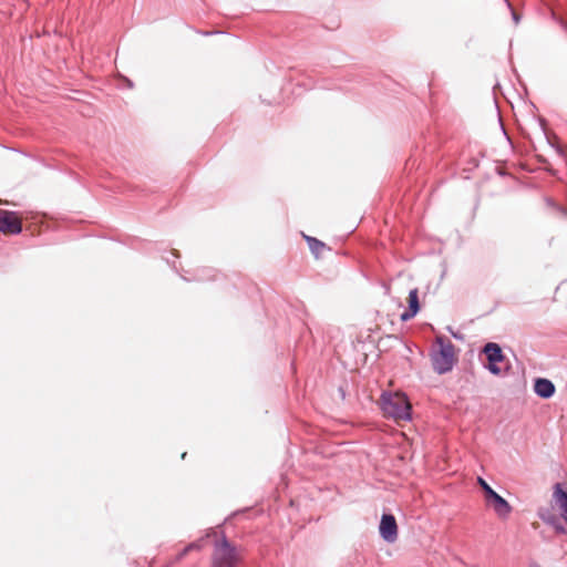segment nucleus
I'll return each mask as SVG.
<instances>
[{
	"mask_svg": "<svg viewBox=\"0 0 567 567\" xmlns=\"http://www.w3.org/2000/svg\"><path fill=\"white\" fill-rule=\"evenodd\" d=\"M534 390L539 396L548 399L555 393V385L547 379H537Z\"/></svg>",
	"mask_w": 567,
	"mask_h": 567,
	"instance_id": "10",
	"label": "nucleus"
},
{
	"mask_svg": "<svg viewBox=\"0 0 567 567\" xmlns=\"http://www.w3.org/2000/svg\"><path fill=\"white\" fill-rule=\"evenodd\" d=\"M554 501L564 520L567 523V492L560 483H557L553 494Z\"/></svg>",
	"mask_w": 567,
	"mask_h": 567,
	"instance_id": "8",
	"label": "nucleus"
},
{
	"mask_svg": "<svg viewBox=\"0 0 567 567\" xmlns=\"http://www.w3.org/2000/svg\"><path fill=\"white\" fill-rule=\"evenodd\" d=\"M513 18H514V20H515L516 22L518 21V17H517V14H516L515 12H513Z\"/></svg>",
	"mask_w": 567,
	"mask_h": 567,
	"instance_id": "14",
	"label": "nucleus"
},
{
	"mask_svg": "<svg viewBox=\"0 0 567 567\" xmlns=\"http://www.w3.org/2000/svg\"><path fill=\"white\" fill-rule=\"evenodd\" d=\"M200 545L199 543H192L188 546H186L176 557V560H181L184 556H186L188 553L193 550H199Z\"/></svg>",
	"mask_w": 567,
	"mask_h": 567,
	"instance_id": "12",
	"label": "nucleus"
},
{
	"mask_svg": "<svg viewBox=\"0 0 567 567\" xmlns=\"http://www.w3.org/2000/svg\"><path fill=\"white\" fill-rule=\"evenodd\" d=\"M557 152H558L559 154H561L563 156H566V155H565V153H564V150H563L561 147H557Z\"/></svg>",
	"mask_w": 567,
	"mask_h": 567,
	"instance_id": "13",
	"label": "nucleus"
},
{
	"mask_svg": "<svg viewBox=\"0 0 567 567\" xmlns=\"http://www.w3.org/2000/svg\"><path fill=\"white\" fill-rule=\"evenodd\" d=\"M22 230L21 217L14 212L0 210V231L7 235L19 234Z\"/></svg>",
	"mask_w": 567,
	"mask_h": 567,
	"instance_id": "5",
	"label": "nucleus"
},
{
	"mask_svg": "<svg viewBox=\"0 0 567 567\" xmlns=\"http://www.w3.org/2000/svg\"><path fill=\"white\" fill-rule=\"evenodd\" d=\"M240 560L238 550L227 540L216 545L213 556V567H236Z\"/></svg>",
	"mask_w": 567,
	"mask_h": 567,
	"instance_id": "3",
	"label": "nucleus"
},
{
	"mask_svg": "<svg viewBox=\"0 0 567 567\" xmlns=\"http://www.w3.org/2000/svg\"><path fill=\"white\" fill-rule=\"evenodd\" d=\"M381 406L384 415L395 421H406L411 417V404L403 393L382 395Z\"/></svg>",
	"mask_w": 567,
	"mask_h": 567,
	"instance_id": "2",
	"label": "nucleus"
},
{
	"mask_svg": "<svg viewBox=\"0 0 567 567\" xmlns=\"http://www.w3.org/2000/svg\"><path fill=\"white\" fill-rule=\"evenodd\" d=\"M302 236L306 239L310 251L316 258H320L327 250H329L327 245L319 239L305 234Z\"/></svg>",
	"mask_w": 567,
	"mask_h": 567,
	"instance_id": "11",
	"label": "nucleus"
},
{
	"mask_svg": "<svg viewBox=\"0 0 567 567\" xmlns=\"http://www.w3.org/2000/svg\"><path fill=\"white\" fill-rule=\"evenodd\" d=\"M530 567H539V566H530Z\"/></svg>",
	"mask_w": 567,
	"mask_h": 567,
	"instance_id": "15",
	"label": "nucleus"
},
{
	"mask_svg": "<svg viewBox=\"0 0 567 567\" xmlns=\"http://www.w3.org/2000/svg\"><path fill=\"white\" fill-rule=\"evenodd\" d=\"M431 360L433 369L440 374L452 370L456 362L455 348L453 343L443 337H437L431 352Z\"/></svg>",
	"mask_w": 567,
	"mask_h": 567,
	"instance_id": "1",
	"label": "nucleus"
},
{
	"mask_svg": "<svg viewBox=\"0 0 567 567\" xmlns=\"http://www.w3.org/2000/svg\"><path fill=\"white\" fill-rule=\"evenodd\" d=\"M477 482L485 494L486 502L493 507L499 518H507L512 512V506L506 499L498 495L482 477Z\"/></svg>",
	"mask_w": 567,
	"mask_h": 567,
	"instance_id": "4",
	"label": "nucleus"
},
{
	"mask_svg": "<svg viewBox=\"0 0 567 567\" xmlns=\"http://www.w3.org/2000/svg\"><path fill=\"white\" fill-rule=\"evenodd\" d=\"M409 310L401 315L402 321L412 319L420 310L419 291L416 288L412 289L408 297Z\"/></svg>",
	"mask_w": 567,
	"mask_h": 567,
	"instance_id": "9",
	"label": "nucleus"
},
{
	"mask_svg": "<svg viewBox=\"0 0 567 567\" xmlns=\"http://www.w3.org/2000/svg\"><path fill=\"white\" fill-rule=\"evenodd\" d=\"M379 532L381 537L388 543H394L398 539V525L393 515H382Z\"/></svg>",
	"mask_w": 567,
	"mask_h": 567,
	"instance_id": "7",
	"label": "nucleus"
},
{
	"mask_svg": "<svg viewBox=\"0 0 567 567\" xmlns=\"http://www.w3.org/2000/svg\"><path fill=\"white\" fill-rule=\"evenodd\" d=\"M483 352L486 354L488 361L487 369L493 374H499L502 372L499 363L504 361L501 347L497 343L489 342L484 347Z\"/></svg>",
	"mask_w": 567,
	"mask_h": 567,
	"instance_id": "6",
	"label": "nucleus"
}]
</instances>
